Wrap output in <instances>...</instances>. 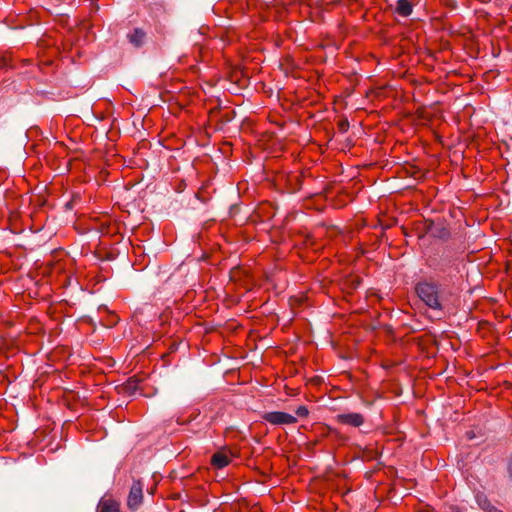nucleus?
<instances>
[{
    "mask_svg": "<svg viewBox=\"0 0 512 512\" xmlns=\"http://www.w3.org/2000/svg\"><path fill=\"white\" fill-rule=\"evenodd\" d=\"M415 292L422 302L430 309L443 310L444 296L441 286L434 282L423 280L416 284Z\"/></svg>",
    "mask_w": 512,
    "mask_h": 512,
    "instance_id": "1",
    "label": "nucleus"
},
{
    "mask_svg": "<svg viewBox=\"0 0 512 512\" xmlns=\"http://www.w3.org/2000/svg\"><path fill=\"white\" fill-rule=\"evenodd\" d=\"M263 420L268 422L271 425L282 426V425H292L297 422L296 416H293L289 413L282 411H271L266 412L262 416Z\"/></svg>",
    "mask_w": 512,
    "mask_h": 512,
    "instance_id": "2",
    "label": "nucleus"
},
{
    "mask_svg": "<svg viewBox=\"0 0 512 512\" xmlns=\"http://www.w3.org/2000/svg\"><path fill=\"white\" fill-rule=\"evenodd\" d=\"M143 501V484L140 480H135L132 483L130 488L128 498H127V506L129 509L135 511L137 510Z\"/></svg>",
    "mask_w": 512,
    "mask_h": 512,
    "instance_id": "3",
    "label": "nucleus"
},
{
    "mask_svg": "<svg viewBox=\"0 0 512 512\" xmlns=\"http://www.w3.org/2000/svg\"><path fill=\"white\" fill-rule=\"evenodd\" d=\"M335 420L339 424L351 427H360L365 422L364 416L356 412L337 414Z\"/></svg>",
    "mask_w": 512,
    "mask_h": 512,
    "instance_id": "4",
    "label": "nucleus"
},
{
    "mask_svg": "<svg viewBox=\"0 0 512 512\" xmlns=\"http://www.w3.org/2000/svg\"><path fill=\"white\" fill-rule=\"evenodd\" d=\"M232 454L228 450H220L215 452L211 457V464L222 469L230 464Z\"/></svg>",
    "mask_w": 512,
    "mask_h": 512,
    "instance_id": "5",
    "label": "nucleus"
},
{
    "mask_svg": "<svg viewBox=\"0 0 512 512\" xmlns=\"http://www.w3.org/2000/svg\"><path fill=\"white\" fill-rule=\"evenodd\" d=\"M96 512H120V504L109 496H103L98 503Z\"/></svg>",
    "mask_w": 512,
    "mask_h": 512,
    "instance_id": "6",
    "label": "nucleus"
},
{
    "mask_svg": "<svg viewBox=\"0 0 512 512\" xmlns=\"http://www.w3.org/2000/svg\"><path fill=\"white\" fill-rule=\"evenodd\" d=\"M475 501H476L477 505L479 506V508L481 510H483L484 512H502L497 507H495L490 502L488 497L484 493H482V492H478L475 495Z\"/></svg>",
    "mask_w": 512,
    "mask_h": 512,
    "instance_id": "7",
    "label": "nucleus"
},
{
    "mask_svg": "<svg viewBox=\"0 0 512 512\" xmlns=\"http://www.w3.org/2000/svg\"><path fill=\"white\" fill-rule=\"evenodd\" d=\"M395 10L400 16L408 17L411 15L413 8L408 0H398Z\"/></svg>",
    "mask_w": 512,
    "mask_h": 512,
    "instance_id": "8",
    "label": "nucleus"
},
{
    "mask_svg": "<svg viewBox=\"0 0 512 512\" xmlns=\"http://www.w3.org/2000/svg\"><path fill=\"white\" fill-rule=\"evenodd\" d=\"M129 41L136 47H140L145 38V33L142 29L136 28L128 35Z\"/></svg>",
    "mask_w": 512,
    "mask_h": 512,
    "instance_id": "9",
    "label": "nucleus"
},
{
    "mask_svg": "<svg viewBox=\"0 0 512 512\" xmlns=\"http://www.w3.org/2000/svg\"><path fill=\"white\" fill-rule=\"evenodd\" d=\"M295 414L300 418H305L309 415V410L305 405H301L295 410Z\"/></svg>",
    "mask_w": 512,
    "mask_h": 512,
    "instance_id": "10",
    "label": "nucleus"
}]
</instances>
